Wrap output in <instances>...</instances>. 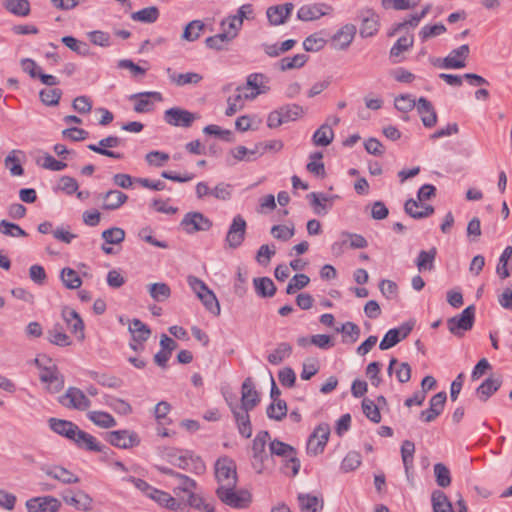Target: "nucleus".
<instances>
[{
  "label": "nucleus",
  "instance_id": "f257e3e1",
  "mask_svg": "<svg viewBox=\"0 0 512 512\" xmlns=\"http://www.w3.org/2000/svg\"><path fill=\"white\" fill-rule=\"evenodd\" d=\"M215 477L219 487H236L237 472L235 462L227 457H220L215 463Z\"/></svg>",
  "mask_w": 512,
  "mask_h": 512
},
{
  "label": "nucleus",
  "instance_id": "f03ea898",
  "mask_svg": "<svg viewBox=\"0 0 512 512\" xmlns=\"http://www.w3.org/2000/svg\"><path fill=\"white\" fill-rule=\"evenodd\" d=\"M236 487H218L216 495L226 505L241 509L249 506L251 502V495L246 490L235 491Z\"/></svg>",
  "mask_w": 512,
  "mask_h": 512
},
{
  "label": "nucleus",
  "instance_id": "7ed1b4c3",
  "mask_svg": "<svg viewBox=\"0 0 512 512\" xmlns=\"http://www.w3.org/2000/svg\"><path fill=\"white\" fill-rule=\"evenodd\" d=\"M475 319V307L473 305L466 307L461 314L451 317L447 320L449 331L462 336L464 331L471 330Z\"/></svg>",
  "mask_w": 512,
  "mask_h": 512
},
{
  "label": "nucleus",
  "instance_id": "20e7f679",
  "mask_svg": "<svg viewBox=\"0 0 512 512\" xmlns=\"http://www.w3.org/2000/svg\"><path fill=\"white\" fill-rule=\"evenodd\" d=\"M271 441L268 431H260L256 434L252 443L253 467L258 473L264 469V461L268 458L266 453V445Z\"/></svg>",
  "mask_w": 512,
  "mask_h": 512
},
{
  "label": "nucleus",
  "instance_id": "39448f33",
  "mask_svg": "<svg viewBox=\"0 0 512 512\" xmlns=\"http://www.w3.org/2000/svg\"><path fill=\"white\" fill-rule=\"evenodd\" d=\"M246 229V220L241 215H236L228 228L225 237L226 245L230 249H237L240 247L245 240Z\"/></svg>",
  "mask_w": 512,
  "mask_h": 512
},
{
  "label": "nucleus",
  "instance_id": "423d86ee",
  "mask_svg": "<svg viewBox=\"0 0 512 512\" xmlns=\"http://www.w3.org/2000/svg\"><path fill=\"white\" fill-rule=\"evenodd\" d=\"M212 221L201 212H188L184 215L180 226L187 234L199 231H208L212 227Z\"/></svg>",
  "mask_w": 512,
  "mask_h": 512
},
{
  "label": "nucleus",
  "instance_id": "0eeeda50",
  "mask_svg": "<svg viewBox=\"0 0 512 512\" xmlns=\"http://www.w3.org/2000/svg\"><path fill=\"white\" fill-rule=\"evenodd\" d=\"M59 402L67 408L80 411L87 410L91 405L84 392L76 387H69L65 394L59 397Z\"/></svg>",
  "mask_w": 512,
  "mask_h": 512
},
{
  "label": "nucleus",
  "instance_id": "6e6552de",
  "mask_svg": "<svg viewBox=\"0 0 512 512\" xmlns=\"http://www.w3.org/2000/svg\"><path fill=\"white\" fill-rule=\"evenodd\" d=\"M199 118L200 116L198 114L179 107H173L164 112L165 122L176 127L188 128L192 125L194 120Z\"/></svg>",
  "mask_w": 512,
  "mask_h": 512
},
{
  "label": "nucleus",
  "instance_id": "1a4fd4ad",
  "mask_svg": "<svg viewBox=\"0 0 512 512\" xmlns=\"http://www.w3.org/2000/svg\"><path fill=\"white\" fill-rule=\"evenodd\" d=\"M330 435V427L328 424H320L315 428L309 436L307 442V453L318 455L323 452Z\"/></svg>",
  "mask_w": 512,
  "mask_h": 512
},
{
  "label": "nucleus",
  "instance_id": "9d476101",
  "mask_svg": "<svg viewBox=\"0 0 512 512\" xmlns=\"http://www.w3.org/2000/svg\"><path fill=\"white\" fill-rule=\"evenodd\" d=\"M105 439L113 446L129 449L140 443L138 435L129 430H116L106 433Z\"/></svg>",
  "mask_w": 512,
  "mask_h": 512
},
{
  "label": "nucleus",
  "instance_id": "9b49d317",
  "mask_svg": "<svg viewBox=\"0 0 512 512\" xmlns=\"http://www.w3.org/2000/svg\"><path fill=\"white\" fill-rule=\"evenodd\" d=\"M62 504L54 496H39L26 501L28 512H59Z\"/></svg>",
  "mask_w": 512,
  "mask_h": 512
},
{
  "label": "nucleus",
  "instance_id": "f8f14e48",
  "mask_svg": "<svg viewBox=\"0 0 512 512\" xmlns=\"http://www.w3.org/2000/svg\"><path fill=\"white\" fill-rule=\"evenodd\" d=\"M61 496L67 505L74 507L77 511L89 512L92 510L93 499L83 490L79 489L75 493L67 490Z\"/></svg>",
  "mask_w": 512,
  "mask_h": 512
},
{
  "label": "nucleus",
  "instance_id": "ddd939ff",
  "mask_svg": "<svg viewBox=\"0 0 512 512\" xmlns=\"http://www.w3.org/2000/svg\"><path fill=\"white\" fill-rule=\"evenodd\" d=\"M469 45L463 44L460 47L453 49L448 56L442 59L440 65L444 69H461L466 66V60L469 57Z\"/></svg>",
  "mask_w": 512,
  "mask_h": 512
},
{
  "label": "nucleus",
  "instance_id": "4468645a",
  "mask_svg": "<svg viewBox=\"0 0 512 512\" xmlns=\"http://www.w3.org/2000/svg\"><path fill=\"white\" fill-rule=\"evenodd\" d=\"M123 144V140L117 136H108L106 138H103L99 141V143L96 144H89L87 148L97 154L114 158V159H121L123 155L118 152H114L112 150H109L107 148H115Z\"/></svg>",
  "mask_w": 512,
  "mask_h": 512
},
{
  "label": "nucleus",
  "instance_id": "2eb2a0df",
  "mask_svg": "<svg viewBox=\"0 0 512 512\" xmlns=\"http://www.w3.org/2000/svg\"><path fill=\"white\" fill-rule=\"evenodd\" d=\"M169 462L183 470L189 469L190 463L194 464V469L196 471H204L205 466L202 460L199 457H194L190 452L186 451L182 454H177L174 451H171L167 454Z\"/></svg>",
  "mask_w": 512,
  "mask_h": 512
},
{
  "label": "nucleus",
  "instance_id": "dca6fc26",
  "mask_svg": "<svg viewBox=\"0 0 512 512\" xmlns=\"http://www.w3.org/2000/svg\"><path fill=\"white\" fill-rule=\"evenodd\" d=\"M229 406L237 423L239 433L245 438H250L252 435V425L249 411L252 409L241 407L232 403H230Z\"/></svg>",
  "mask_w": 512,
  "mask_h": 512
},
{
  "label": "nucleus",
  "instance_id": "f3484780",
  "mask_svg": "<svg viewBox=\"0 0 512 512\" xmlns=\"http://www.w3.org/2000/svg\"><path fill=\"white\" fill-rule=\"evenodd\" d=\"M333 8L325 3L303 5L297 12V18L301 21H313L329 14Z\"/></svg>",
  "mask_w": 512,
  "mask_h": 512
},
{
  "label": "nucleus",
  "instance_id": "a211bd4d",
  "mask_svg": "<svg viewBox=\"0 0 512 512\" xmlns=\"http://www.w3.org/2000/svg\"><path fill=\"white\" fill-rule=\"evenodd\" d=\"M62 318L70 332L75 334L78 340L83 341L85 338L84 322L80 315L74 309L64 307L62 310Z\"/></svg>",
  "mask_w": 512,
  "mask_h": 512
},
{
  "label": "nucleus",
  "instance_id": "6ab92c4d",
  "mask_svg": "<svg viewBox=\"0 0 512 512\" xmlns=\"http://www.w3.org/2000/svg\"><path fill=\"white\" fill-rule=\"evenodd\" d=\"M243 91V88L241 86H238L237 89H236V94L228 97L227 99V109L225 111V114L226 116H232L234 115L237 111L241 110L243 108V101L246 100V99H254L256 98L259 94L261 93H265V90H260V91H252L251 93H242Z\"/></svg>",
  "mask_w": 512,
  "mask_h": 512
},
{
  "label": "nucleus",
  "instance_id": "aec40b11",
  "mask_svg": "<svg viewBox=\"0 0 512 512\" xmlns=\"http://www.w3.org/2000/svg\"><path fill=\"white\" fill-rule=\"evenodd\" d=\"M356 34V26L346 24L338 30L331 39V46L335 50H346L352 43Z\"/></svg>",
  "mask_w": 512,
  "mask_h": 512
},
{
  "label": "nucleus",
  "instance_id": "412c9836",
  "mask_svg": "<svg viewBox=\"0 0 512 512\" xmlns=\"http://www.w3.org/2000/svg\"><path fill=\"white\" fill-rule=\"evenodd\" d=\"M417 112L426 128H432L437 123V113L432 103L425 97L417 100Z\"/></svg>",
  "mask_w": 512,
  "mask_h": 512
},
{
  "label": "nucleus",
  "instance_id": "4be33fe9",
  "mask_svg": "<svg viewBox=\"0 0 512 512\" xmlns=\"http://www.w3.org/2000/svg\"><path fill=\"white\" fill-rule=\"evenodd\" d=\"M260 402V397L255 389L253 380L248 377L244 380L241 387V404L239 406L248 409H254Z\"/></svg>",
  "mask_w": 512,
  "mask_h": 512
},
{
  "label": "nucleus",
  "instance_id": "5701e85b",
  "mask_svg": "<svg viewBox=\"0 0 512 512\" xmlns=\"http://www.w3.org/2000/svg\"><path fill=\"white\" fill-rule=\"evenodd\" d=\"M97 198L101 200V207L104 210H116L128 200V196L119 190H109L99 194Z\"/></svg>",
  "mask_w": 512,
  "mask_h": 512
},
{
  "label": "nucleus",
  "instance_id": "b1692460",
  "mask_svg": "<svg viewBox=\"0 0 512 512\" xmlns=\"http://www.w3.org/2000/svg\"><path fill=\"white\" fill-rule=\"evenodd\" d=\"M49 427L57 434L65 436L69 440L74 442L75 438L78 436L79 427L71 421L50 418L49 419Z\"/></svg>",
  "mask_w": 512,
  "mask_h": 512
},
{
  "label": "nucleus",
  "instance_id": "393cba45",
  "mask_svg": "<svg viewBox=\"0 0 512 512\" xmlns=\"http://www.w3.org/2000/svg\"><path fill=\"white\" fill-rule=\"evenodd\" d=\"M293 8L294 5L292 3L271 6L267 9V18L272 25H281L291 15Z\"/></svg>",
  "mask_w": 512,
  "mask_h": 512
},
{
  "label": "nucleus",
  "instance_id": "a878e982",
  "mask_svg": "<svg viewBox=\"0 0 512 512\" xmlns=\"http://www.w3.org/2000/svg\"><path fill=\"white\" fill-rule=\"evenodd\" d=\"M40 380L47 383V389L51 393H57L64 387V378L56 368H45L40 374Z\"/></svg>",
  "mask_w": 512,
  "mask_h": 512
},
{
  "label": "nucleus",
  "instance_id": "bb28decb",
  "mask_svg": "<svg viewBox=\"0 0 512 512\" xmlns=\"http://www.w3.org/2000/svg\"><path fill=\"white\" fill-rule=\"evenodd\" d=\"M169 80L176 86L196 85L202 81L203 76L196 72L176 73L172 68L166 69Z\"/></svg>",
  "mask_w": 512,
  "mask_h": 512
},
{
  "label": "nucleus",
  "instance_id": "cd10ccee",
  "mask_svg": "<svg viewBox=\"0 0 512 512\" xmlns=\"http://www.w3.org/2000/svg\"><path fill=\"white\" fill-rule=\"evenodd\" d=\"M152 97L157 101L162 100V95L159 92H142L131 96V99L138 98L134 105V111L137 113L150 112L154 108V104L148 98Z\"/></svg>",
  "mask_w": 512,
  "mask_h": 512
},
{
  "label": "nucleus",
  "instance_id": "c85d7f7f",
  "mask_svg": "<svg viewBox=\"0 0 512 512\" xmlns=\"http://www.w3.org/2000/svg\"><path fill=\"white\" fill-rule=\"evenodd\" d=\"M501 377L490 376L477 389L476 394L479 399L486 402L501 387Z\"/></svg>",
  "mask_w": 512,
  "mask_h": 512
},
{
  "label": "nucleus",
  "instance_id": "c756f323",
  "mask_svg": "<svg viewBox=\"0 0 512 512\" xmlns=\"http://www.w3.org/2000/svg\"><path fill=\"white\" fill-rule=\"evenodd\" d=\"M360 35L363 38L372 37L378 31L377 16L371 11H365L361 14Z\"/></svg>",
  "mask_w": 512,
  "mask_h": 512
},
{
  "label": "nucleus",
  "instance_id": "7c9ffc66",
  "mask_svg": "<svg viewBox=\"0 0 512 512\" xmlns=\"http://www.w3.org/2000/svg\"><path fill=\"white\" fill-rule=\"evenodd\" d=\"M152 500L157 502L159 505L166 507L173 511H178L183 508L181 499L172 497L169 493L156 489L154 494L150 497Z\"/></svg>",
  "mask_w": 512,
  "mask_h": 512
},
{
  "label": "nucleus",
  "instance_id": "2f4dec72",
  "mask_svg": "<svg viewBox=\"0 0 512 512\" xmlns=\"http://www.w3.org/2000/svg\"><path fill=\"white\" fill-rule=\"evenodd\" d=\"M45 474L55 480L60 481L63 484H76L80 482L78 476L67 470L62 466H54L45 469Z\"/></svg>",
  "mask_w": 512,
  "mask_h": 512
},
{
  "label": "nucleus",
  "instance_id": "473e14b6",
  "mask_svg": "<svg viewBox=\"0 0 512 512\" xmlns=\"http://www.w3.org/2000/svg\"><path fill=\"white\" fill-rule=\"evenodd\" d=\"M128 330L132 340L138 343H144L151 335V329L139 319H133L129 322Z\"/></svg>",
  "mask_w": 512,
  "mask_h": 512
},
{
  "label": "nucleus",
  "instance_id": "72a5a7b5",
  "mask_svg": "<svg viewBox=\"0 0 512 512\" xmlns=\"http://www.w3.org/2000/svg\"><path fill=\"white\" fill-rule=\"evenodd\" d=\"M222 27H225L226 21L222 22ZM235 38V33H230V31H226V28H223V32L216 34L214 36H210L205 40L206 46L210 49L215 50H223L225 45L229 43L232 39Z\"/></svg>",
  "mask_w": 512,
  "mask_h": 512
},
{
  "label": "nucleus",
  "instance_id": "f704fd0d",
  "mask_svg": "<svg viewBox=\"0 0 512 512\" xmlns=\"http://www.w3.org/2000/svg\"><path fill=\"white\" fill-rule=\"evenodd\" d=\"M74 443L82 449L94 452H102L104 446L101 445L94 436L80 430L78 436L75 438Z\"/></svg>",
  "mask_w": 512,
  "mask_h": 512
},
{
  "label": "nucleus",
  "instance_id": "c9c22d12",
  "mask_svg": "<svg viewBox=\"0 0 512 512\" xmlns=\"http://www.w3.org/2000/svg\"><path fill=\"white\" fill-rule=\"evenodd\" d=\"M297 499L301 512H317L324 506L322 499L310 494L300 493Z\"/></svg>",
  "mask_w": 512,
  "mask_h": 512
},
{
  "label": "nucleus",
  "instance_id": "e433bc0d",
  "mask_svg": "<svg viewBox=\"0 0 512 512\" xmlns=\"http://www.w3.org/2000/svg\"><path fill=\"white\" fill-rule=\"evenodd\" d=\"M437 256L436 247L429 250H421L416 259V266L420 272L432 271L434 269V261Z\"/></svg>",
  "mask_w": 512,
  "mask_h": 512
},
{
  "label": "nucleus",
  "instance_id": "4c0bfd02",
  "mask_svg": "<svg viewBox=\"0 0 512 512\" xmlns=\"http://www.w3.org/2000/svg\"><path fill=\"white\" fill-rule=\"evenodd\" d=\"M334 131L327 123L322 124L313 134L312 141L315 146L326 147L332 143Z\"/></svg>",
  "mask_w": 512,
  "mask_h": 512
},
{
  "label": "nucleus",
  "instance_id": "58836bf2",
  "mask_svg": "<svg viewBox=\"0 0 512 512\" xmlns=\"http://www.w3.org/2000/svg\"><path fill=\"white\" fill-rule=\"evenodd\" d=\"M87 417L95 425L105 429L115 427L117 424L111 414L103 411H90Z\"/></svg>",
  "mask_w": 512,
  "mask_h": 512
},
{
  "label": "nucleus",
  "instance_id": "ea45409f",
  "mask_svg": "<svg viewBox=\"0 0 512 512\" xmlns=\"http://www.w3.org/2000/svg\"><path fill=\"white\" fill-rule=\"evenodd\" d=\"M420 204L414 199H408L404 204L405 212L414 219H423L429 217L434 213V207L426 205L421 211H414V208H419Z\"/></svg>",
  "mask_w": 512,
  "mask_h": 512
},
{
  "label": "nucleus",
  "instance_id": "a19ab883",
  "mask_svg": "<svg viewBox=\"0 0 512 512\" xmlns=\"http://www.w3.org/2000/svg\"><path fill=\"white\" fill-rule=\"evenodd\" d=\"M308 61V56L306 54H296L293 57H284L279 62L276 63V66L280 71H287L291 69L301 68Z\"/></svg>",
  "mask_w": 512,
  "mask_h": 512
},
{
  "label": "nucleus",
  "instance_id": "79ce46f5",
  "mask_svg": "<svg viewBox=\"0 0 512 512\" xmlns=\"http://www.w3.org/2000/svg\"><path fill=\"white\" fill-rule=\"evenodd\" d=\"M431 501L434 512H454L451 502L441 490L433 491Z\"/></svg>",
  "mask_w": 512,
  "mask_h": 512
},
{
  "label": "nucleus",
  "instance_id": "37998d69",
  "mask_svg": "<svg viewBox=\"0 0 512 512\" xmlns=\"http://www.w3.org/2000/svg\"><path fill=\"white\" fill-rule=\"evenodd\" d=\"M269 451L271 455L280 456L286 459L292 457L294 454H297L294 447L278 439H274L269 442Z\"/></svg>",
  "mask_w": 512,
  "mask_h": 512
},
{
  "label": "nucleus",
  "instance_id": "c03bdc74",
  "mask_svg": "<svg viewBox=\"0 0 512 512\" xmlns=\"http://www.w3.org/2000/svg\"><path fill=\"white\" fill-rule=\"evenodd\" d=\"M159 9L149 6L131 14V19L142 23H154L159 18Z\"/></svg>",
  "mask_w": 512,
  "mask_h": 512
},
{
  "label": "nucleus",
  "instance_id": "a18cd8bd",
  "mask_svg": "<svg viewBox=\"0 0 512 512\" xmlns=\"http://www.w3.org/2000/svg\"><path fill=\"white\" fill-rule=\"evenodd\" d=\"M256 293L261 297H272L276 293V287L273 281L268 277L254 278L253 280Z\"/></svg>",
  "mask_w": 512,
  "mask_h": 512
},
{
  "label": "nucleus",
  "instance_id": "49530a36",
  "mask_svg": "<svg viewBox=\"0 0 512 512\" xmlns=\"http://www.w3.org/2000/svg\"><path fill=\"white\" fill-rule=\"evenodd\" d=\"M414 454L415 444L410 440L403 441L401 446V456L407 477H409V472L413 468Z\"/></svg>",
  "mask_w": 512,
  "mask_h": 512
},
{
  "label": "nucleus",
  "instance_id": "de8ad7c7",
  "mask_svg": "<svg viewBox=\"0 0 512 512\" xmlns=\"http://www.w3.org/2000/svg\"><path fill=\"white\" fill-rule=\"evenodd\" d=\"M284 123L296 121L305 114V110L298 104H287L279 108Z\"/></svg>",
  "mask_w": 512,
  "mask_h": 512
},
{
  "label": "nucleus",
  "instance_id": "09e8293b",
  "mask_svg": "<svg viewBox=\"0 0 512 512\" xmlns=\"http://www.w3.org/2000/svg\"><path fill=\"white\" fill-rule=\"evenodd\" d=\"M60 278L63 285L68 289H77L82 285V280L78 273L69 267H65L61 270Z\"/></svg>",
  "mask_w": 512,
  "mask_h": 512
},
{
  "label": "nucleus",
  "instance_id": "8fccbe9b",
  "mask_svg": "<svg viewBox=\"0 0 512 512\" xmlns=\"http://www.w3.org/2000/svg\"><path fill=\"white\" fill-rule=\"evenodd\" d=\"M292 347L289 343L282 342L277 345L276 349L267 357L269 363L279 365L285 358L289 357Z\"/></svg>",
  "mask_w": 512,
  "mask_h": 512
},
{
  "label": "nucleus",
  "instance_id": "3c124183",
  "mask_svg": "<svg viewBox=\"0 0 512 512\" xmlns=\"http://www.w3.org/2000/svg\"><path fill=\"white\" fill-rule=\"evenodd\" d=\"M151 298L157 302L167 300L171 295V289L166 283H153L148 287Z\"/></svg>",
  "mask_w": 512,
  "mask_h": 512
},
{
  "label": "nucleus",
  "instance_id": "603ef678",
  "mask_svg": "<svg viewBox=\"0 0 512 512\" xmlns=\"http://www.w3.org/2000/svg\"><path fill=\"white\" fill-rule=\"evenodd\" d=\"M436 483L441 488H446L451 484V474L449 468L443 463H436L433 467Z\"/></svg>",
  "mask_w": 512,
  "mask_h": 512
},
{
  "label": "nucleus",
  "instance_id": "864d4df0",
  "mask_svg": "<svg viewBox=\"0 0 512 512\" xmlns=\"http://www.w3.org/2000/svg\"><path fill=\"white\" fill-rule=\"evenodd\" d=\"M4 5L14 15L28 16L30 13V3L28 0H5Z\"/></svg>",
  "mask_w": 512,
  "mask_h": 512
},
{
  "label": "nucleus",
  "instance_id": "5fc2aeb1",
  "mask_svg": "<svg viewBox=\"0 0 512 512\" xmlns=\"http://www.w3.org/2000/svg\"><path fill=\"white\" fill-rule=\"evenodd\" d=\"M230 153L238 161H252L257 158V155H259V149L257 144H255L252 149H248L245 146L240 145L231 149Z\"/></svg>",
  "mask_w": 512,
  "mask_h": 512
},
{
  "label": "nucleus",
  "instance_id": "6e6d98bb",
  "mask_svg": "<svg viewBox=\"0 0 512 512\" xmlns=\"http://www.w3.org/2000/svg\"><path fill=\"white\" fill-rule=\"evenodd\" d=\"M270 419L281 421L287 415V404L284 400L273 401L266 410Z\"/></svg>",
  "mask_w": 512,
  "mask_h": 512
},
{
  "label": "nucleus",
  "instance_id": "4d7b16f0",
  "mask_svg": "<svg viewBox=\"0 0 512 512\" xmlns=\"http://www.w3.org/2000/svg\"><path fill=\"white\" fill-rule=\"evenodd\" d=\"M203 29L204 23L202 21L193 20L186 25L182 34V38L186 41L193 42L200 37Z\"/></svg>",
  "mask_w": 512,
  "mask_h": 512
},
{
  "label": "nucleus",
  "instance_id": "13d9d810",
  "mask_svg": "<svg viewBox=\"0 0 512 512\" xmlns=\"http://www.w3.org/2000/svg\"><path fill=\"white\" fill-rule=\"evenodd\" d=\"M61 41L66 47L81 56H88L90 54L88 44L74 38L73 36H64Z\"/></svg>",
  "mask_w": 512,
  "mask_h": 512
},
{
  "label": "nucleus",
  "instance_id": "bf43d9fd",
  "mask_svg": "<svg viewBox=\"0 0 512 512\" xmlns=\"http://www.w3.org/2000/svg\"><path fill=\"white\" fill-rule=\"evenodd\" d=\"M178 481L179 485L174 488V493L178 499L182 500V503L184 504V497H181L180 493H185L186 495H188L189 493L194 491L196 488V482L184 474L178 476Z\"/></svg>",
  "mask_w": 512,
  "mask_h": 512
},
{
  "label": "nucleus",
  "instance_id": "052dcab7",
  "mask_svg": "<svg viewBox=\"0 0 512 512\" xmlns=\"http://www.w3.org/2000/svg\"><path fill=\"white\" fill-rule=\"evenodd\" d=\"M268 82V78L262 74V73H252L248 75L246 85L241 86L243 90L246 89H253L256 91L265 90V92L268 90V87H266L264 84Z\"/></svg>",
  "mask_w": 512,
  "mask_h": 512
},
{
  "label": "nucleus",
  "instance_id": "680f3d73",
  "mask_svg": "<svg viewBox=\"0 0 512 512\" xmlns=\"http://www.w3.org/2000/svg\"><path fill=\"white\" fill-rule=\"evenodd\" d=\"M206 310H208L210 313L214 314L215 316H219L221 309L220 304L215 296V294L209 290L206 291L204 294H200L198 297Z\"/></svg>",
  "mask_w": 512,
  "mask_h": 512
},
{
  "label": "nucleus",
  "instance_id": "e2e57ef3",
  "mask_svg": "<svg viewBox=\"0 0 512 512\" xmlns=\"http://www.w3.org/2000/svg\"><path fill=\"white\" fill-rule=\"evenodd\" d=\"M419 3L420 0H381L384 9H394L397 11L412 9Z\"/></svg>",
  "mask_w": 512,
  "mask_h": 512
},
{
  "label": "nucleus",
  "instance_id": "0e129e2a",
  "mask_svg": "<svg viewBox=\"0 0 512 512\" xmlns=\"http://www.w3.org/2000/svg\"><path fill=\"white\" fill-rule=\"evenodd\" d=\"M511 258H512V247L507 246L499 258V263H498L497 269H496L497 274L502 279L508 278L510 276V272L507 268V264H508L509 259H511Z\"/></svg>",
  "mask_w": 512,
  "mask_h": 512
},
{
  "label": "nucleus",
  "instance_id": "69168bd1",
  "mask_svg": "<svg viewBox=\"0 0 512 512\" xmlns=\"http://www.w3.org/2000/svg\"><path fill=\"white\" fill-rule=\"evenodd\" d=\"M0 233L9 237H26L27 233L17 224L6 220L0 221Z\"/></svg>",
  "mask_w": 512,
  "mask_h": 512
},
{
  "label": "nucleus",
  "instance_id": "338daca9",
  "mask_svg": "<svg viewBox=\"0 0 512 512\" xmlns=\"http://www.w3.org/2000/svg\"><path fill=\"white\" fill-rule=\"evenodd\" d=\"M394 105L398 111L407 113L417 106V101L410 94H402L395 98Z\"/></svg>",
  "mask_w": 512,
  "mask_h": 512
},
{
  "label": "nucleus",
  "instance_id": "774afa93",
  "mask_svg": "<svg viewBox=\"0 0 512 512\" xmlns=\"http://www.w3.org/2000/svg\"><path fill=\"white\" fill-rule=\"evenodd\" d=\"M310 282V278L305 274H296L294 275L290 282L288 283L286 287V293L287 294H294L298 290L303 289L306 287Z\"/></svg>",
  "mask_w": 512,
  "mask_h": 512
}]
</instances>
